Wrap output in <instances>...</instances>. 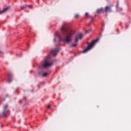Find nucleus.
Instances as JSON below:
<instances>
[{
  "label": "nucleus",
  "mask_w": 131,
  "mask_h": 131,
  "mask_svg": "<svg viewBox=\"0 0 131 131\" xmlns=\"http://www.w3.org/2000/svg\"><path fill=\"white\" fill-rule=\"evenodd\" d=\"M105 13H111L112 12V9H111V6H106L104 9Z\"/></svg>",
  "instance_id": "39448f33"
},
{
  "label": "nucleus",
  "mask_w": 131,
  "mask_h": 131,
  "mask_svg": "<svg viewBox=\"0 0 131 131\" xmlns=\"http://www.w3.org/2000/svg\"><path fill=\"white\" fill-rule=\"evenodd\" d=\"M8 114V111L5 110L3 111V116H6Z\"/></svg>",
  "instance_id": "9d476101"
},
{
  "label": "nucleus",
  "mask_w": 131,
  "mask_h": 131,
  "mask_svg": "<svg viewBox=\"0 0 131 131\" xmlns=\"http://www.w3.org/2000/svg\"><path fill=\"white\" fill-rule=\"evenodd\" d=\"M8 108V104H6L3 106V111H6V109Z\"/></svg>",
  "instance_id": "9b49d317"
},
{
  "label": "nucleus",
  "mask_w": 131,
  "mask_h": 131,
  "mask_svg": "<svg viewBox=\"0 0 131 131\" xmlns=\"http://www.w3.org/2000/svg\"><path fill=\"white\" fill-rule=\"evenodd\" d=\"M58 49H55L51 51V54L53 55V56H55V55H57L58 53Z\"/></svg>",
  "instance_id": "423d86ee"
},
{
  "label": "nucleus",
  "mask_w": 131,
  "mask_h": 131,
  "mask_svg": "<svg viewBox=\"0 0 131 131\" xmlns=\"http://www.w3.org/2000/svg\"><path fill=\"white\" fill-rule=\"evenodd\" d=\"M9 9V7H7L4 9H3V10L0 11V14H3V13H6L8 11Z\"/></svg>",
  "instance_id": "0eeeda50"
},
{
  "label": "nucleus",
  "mask_w": 131,
  "mask_h": 131,
  "mask_svg": "<svg viewBox=\"0 0 131 131\" xmlns=\"http://www.w3.org/2000/svg\"><path fill=\"white\" fill-rule=\"evenodd\" d=\"M3 52L2 51H0V54H3Z\"/></svg>",
  "instance_id": "aec40b11"
},
{
  "label": "nucleus",
  "mask_w": 131,
  "mask_h": 131,
  "mask_svg": "<svg viewBox=\"0 0 131 131\" xmlns=\"http://www.w3.org/2000/svg\"><path fill=\"white\" fill-rule=\"evenodd\" d=\"M118 6H119V4H117V5H116V7H118Z\"/></svg>",
  "instance_id": "6ab92c4d"
},
{
  "label": "nucleus",
  "mask_w": 131,
  "mask_h": 131,
  "mask_svg": "<svg viewBox=\"0 0 131 131\" xmlns=\"http://www.w3.org/2000/svg\"><path fill=\"white\" fill-rule=\"evenodd\" d=\"M52 66V62L51 61V56L49 55L45 58L42 63L40 66V69H43Z\"/></svg>",
  "instance_id": "f03ea898"
},
{
  "label": "nucleus",
  "mask_w": 131,
  "mask_h": 131,
  "mask_svg": "<svg viewBox=\"0 0 131 131\" xmlns=\"http://www.w3.org/2000/svg\"><path fill=\"white\" fill-rule=\"evenodd\" d=\"M48 108H51L50 105H48Z\"/></svg>",
  "instance_id": "f3484780"
},
{
  "label": "nucleus",
  "mask_w": 131,
  "mask_h": 131,
  "mask_svg": "<svg viewBox=\"0 0 131 131\" xmlns=\"http://www.w3.org/2000/svg\"><path fill=\"white\" fill-rule=\"evenodd\" d=\"M48 73L46 72H45L42 74V76H44V77L48 76Z\"/></svg>",
  "instance_id": "ddd939ff"
},
{
  "label": "nucleus",
  "mask_w": 131,
  "mask_h": 131,
  "mask_svg": "<svg viewBox=\"0 0 131 131\" xmlns=\"http://www.w3.org/2000/svg\"><path fill=\"white\" fill-rule=\"evenodd\" d=\"M92 30V29H89L88 30L86 31L85 33H90Z\"/></svg>",
  "instance_id": "4468645a"
},
{
  "label": "nucleus",
  "mask_w": 131,
  "mask_h": 131,
  "mask_svg": "<svg viewBox=\"0 0 131 131\" xmlns=\"http://www.w3.org/2000/svg\"><path fill=\"white\" fill-rule=\"evenodd\" d=\"M27 7L31 8L32 6L31 5H29V6L24 5V6H21V9H25L27 8Z\"/></svg>",
  "instance_id": "1a4fd4ad"
},
{
  "label": "nucleus",
  "mask_w": 131,
  "mask_h": 131,
  "mask_svg": "<svg viewBox=\"0 0 131 131\" xmlns=\"http://www.w3.org/2000/svg\"><path fill=\"white\" fill-rule=\"evenodd\" d=\"M9 82H11V81H10V80H9Z\"/></svg>",
  "instance_id": "412c9836"
},
{
  "label": "nucleus",
  "mask_w": 131,
  "mask_h": 131,
  "mask_svg": "<svg viewBox=\"0 0 131 131\" xmlns=\"http://www.w3.org/2000/svg\"><path fill=\"white\" fill-rule=\"evenodd\" d=\"M88 16H89V13H87V12H86V13H85V16H86V17H88Z\"/></svg>",
  "instance_id": "dca6fc26"
},
{
  "label": "nucleus",
  "mask_w": 131,
  "mask_h": 131,
  "mask_svg": "<svg viewBox=\"0 0 131 131\" xmlns=\"http://www.w3.org/2000/svg\"><path fill=\"white\" fill-rule=\"evenodd\" d=\"M104 12V9L103 8H100L99 9H97L96 10V13H103Z\"/></svg>",
  "instance_id": "6e6552de"
},
{
  "label": "nucleus",
  "mask_w": 131,
  "mask_h": 131,
  "mask_svg": "<svg viewBox=\"0 0 131 131\" xmlns=\"http://www.w3.org/2000/svg\"><path fill=\"white\" fill-rule=\"evenodd\" d=\"M82 37H83V34H81V33H79L78 34V35L77 36H75V43L74 44H72L71 47H76L78 46V42L79 41V40H81L82 39Z\"/></svg>",
  "instance_id": "20e7f679"
},
{
  "label": "nucleus",
  "mask_w": 131,
  "mask_h": 131,
  "mask_svg": "<svg viewBox=\"0 0 131 131\" xmlns=\"http://www.w3.org/2000/svg\"><path fill=\"white\" fill-rule=\"evenodd\" d=\"M79 17V14L78 13H76L74 15V18L77 19Z\"/></svg>",
  "instance_id": "f8f14e48"
},
{
  "label": "nucleus",
  "mask_w": 131,
  "mask_h": 131,
  "mask_svg": "<svg viewBox=\"0 0 131 131\" xmlns=\"http://www.w3.org/2000/svg\"><path fill=\"white\" fill-rule=\"evenodd\" d=\"M94 21L93 19H92L91 20H90L89 24H91L93 21Z\"/></svg>",
  "instance_id": "2eb2a0df"
},
{
  "label": "nucleus",
  "mask_w": 131,
  "mask_h": 131,
  "mask_svg": "<svg viewBox=\"0 0 131 131\" xmlns=\"http://www.w3.org/2000/svg\"><path fill=\"white\" fill-rule=\"evenodd\" d=\"M98 40L99 39H96L91 43H88V47L84 49L82 52L83 53H85L89 52L93 47V46L96 45V42H97Z\"/></svg>",
  "instance_id": "7ed1b4c3"
},
{
  "label": "nucleus",
  "mask_w": 131,
  "mask_h": 131,
  "mask_svg": "<svg viewBox=\"0 0 131 131\" xmlns=\"http://www.w3.org/2000/svg\"><path fill=\"white\" fill-rule=\"evenodd\" d=\"M63 35L64 38H62L61 36L58 35L59 39L60 41H63L67 43H69L72 41L73 35L75 34V31L68 27V24L65 23L61 26L60 28Z\"/></svg>",
  "instance_id": "f257e3e1"
},
{
  "label": "nucleus",
  "mask_w": 131,
  "mask_h": 131,
  "mask_svg": "<svg viewBox=\"0 0 131 131\" xmlns=\"http://www.w3.org/2000/svg\"><path fill=\"white\" fill-rule=\"evenodd\" d=\"M56 38H54V42H56Z\"/></svg>",
  "instance_id": "a211bd4d"
}]
</instances>
